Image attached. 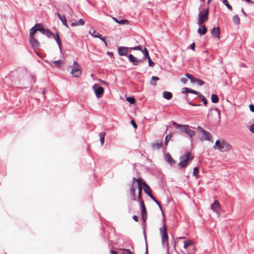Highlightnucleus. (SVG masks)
Listing matches in <instances>:
<instances>
[{
    "instance_id": "obj_15",
    "label": "nucleus",
    "mask_w": 254,
    "mask_h": 254,
    "mask_svg": "<svg viewBox=\"0 0 254 254\" xmlns=\"http://www.w3.org/2000/svg\"><path fill=\"white\" fill-rule=\"evenodd\" d=\"M165 160L171 166L176 163L175 160L172 157L169 153H167L166 154L165 156Z\"/></svg>"
},
{
    "instance_id": "obj_30",
    "label": "nucleus",
    "mask_w": 254,
    "mask_h": 254,
    "mask_svg": "<svg viewBox=\"0 0 254 254\" xmlns=\"http://www.w3.org/2000/svg\"><path fill=\"white\" fill-rule=\"evenodd\" d=\"M105 135L106 132H102L99 134L100 141L101 145H103L104 143Z\"/></svg>"
},
{
    "instance_id": "obj_42",
    "label": "nucleus",
    "mask_w": 254,
    "mask_h": 254,
    "mask_svg": "<svg viewBox=\"0 0 254 254\" xmlns=\"http://www.w3.org/2000/svg\"><path fill=\"white\" fill-rule=\"evenodd\" d=\"M143 182H144L143 181L141 178L136 179V183L137 184L138 188H139L140 187L142 188Z\"/></svg>"
},
{
    "instance_id": "obj_55",
    "label": "nucleus",
    "mask_w": 254,
    "mask_h": 254,
    "mask_svg": "<svg viewBox=\"0 0 254 254\" xmlns=\"http://www.w3.org/2000/svg\"><path fill=\"white\" fill-rule=\"evenodd\" d=\"M190 48L191 50L194 51L195 50V43L193 42L190 45Z\"/></svg>"
},
{
    "instance_id": "obj_56",
    "label": "nucleus",
    "mask_w": 254,
    "mask_h": 254,
    "mask_svg": "<svg viewBox=\"0 0 254 254\" xmlns=\"http://www.w3.org/2000/svg\"><path fill=\"white\" fill-rule=\"evenodd\" d=\"M73 66H74V67H80L79 64L75 61H73Z\"/></svg>"
},
{
    "instance_id": "obj_61",
    "label": "nucleus",
    "mask_w": 254,
    "mask_h": 254,
    "mask_svg": "<svg viewBox=\"0 0 254 254\" xmlns=\"http://www.w3.org/2000/svg\"><path fill=\"white\" fill-rule=\"evenodd\" d=\"M110 254H118V253L113 250L110 251Z\"/></svg>"
},
{
    "instance_id": "obj_23",
    "label": "nucleus",
    "mask_w": 254,
    "mask_h": 254,
    "mask_svg": "<svg viewBox=\"0 0 254 254\" xmlns=\"http://www.w3.org/2000/svg\"><path fill=\"white\" fill-rule=\"evenodd\" d=\"M163 97L167 100H170L172 98V93L169 91H164L162 94Z\"/></svg>"
},
{
    "instance_id": "obj_46",
    "label": "nucleus",
    "mask_w": 254,
    "mask_h": 254,
    "mask_svg": "<svg viewBox=\"0 0 254 254\" xmlns=\"http://www.w3.org/2000/svg\"><path fill=\"white\" fill-rule=\"evenodd\" d=\"M143 233H144V238H145V243H146V251H145V254H148V248H147V241H146V235H145V229L143 230Z\"/></svg>"
},
{
    "instance_id": "obj_64",
    "label": "nucleus",
    "mask_w": 254,
    "mask_h": 254,
    "mask_svg": "<svg viewBox=\"0 0 254 254\" xmlns=\"http://www.w3.org/2000/svg\"><path fill=\"white\" fill-rule=\"evenodd\" d=\"M107 55H108L109 56H110L111 57L113 56V53L112 52H107Z\"/></svg>"
},
{
    "instance_id": "obj_50",
    "label": "nucleus",
    "mask_w": 254,
    "mask_h": 254,
    "mask_svg": "<svg viewBox=\"0 0 254 254\" xmlns=\"http://www.w3.org/2000/svg\"><path fill=\"white\" fill-rule=\"evenodd\" d=\"M187 101L189 105L193 106H198L200 105V104H197L193 103L192 101H190L189 100H188Z\"/></svg>"
},
{
    "instance_id": "obj_36",
    "label": "nucleus",
    "mask_w": 254,
    "mask_h": 254,
    "mask_svg": "<svg viewBox=\"0 0 254 254\" xmlns=\"http://www.w3.org/2000/svg\"><path fill=\"white\" fill-rule=\"evenodd\" d=\"M171 137H172V134L171 133L167 134L165 136V144L166 146L168 145V142H169V140L171 139Z\"/></svg>"
},
{
    "instance_id": "obj_49",
    "label": "nucleus",
    "mask_w": 254,
    "mask_h": 254,
    "mask_svg": "<svg viewBox=\"0 0 254 254\" xmlns=\"http://www.w3.org/2000/svg\"><path fill=\"white\" fill-rule=\"evenodd\" d=\"M196 83H197V84L199 86H202L204 84V82L202 80L199 78H197Z\"/></svg>"
},
{
    "instance_id": "obj_51",
    "label": "nucleus",
    "mask_w": 254,
    "mask_h": 254,
    "mask_svg": "<svg viewBox=\"0 0 254 254\" xmlns=\"http://www.w3.org/2000/svg\"><path fill=\"white\" fill-rule=\"evenodd\" d=\"M197 79V78H195V77H194V76H193V77H192L190 79V81L191 83H196Z\"/></svg>"
},
{
    "instance_id": "obj_37",
    "label": "nucleus",
    "mask_w": 254,
    "mask_h": 254,
    "mask_svg": "<svg viewBox=\"0 0 254 254\" xmlns=\"http://www.w3.org/2000/svg\"><path fill=\"white\" fill-rule=\"evenodd\" d=\"M126 99L130 104H133L135 103V100L133 97H128Z\"/></svg>"
},
{
    "instance_id": "obj_44",
    "label": "nucleus",
    "mask_w": 254,
    "mask_h": 254,
    "mask_svg": "<svg viewBox=\"0 0 254 254\" xmlns=\"http://www.w3.org/2000/svg\"><path fill=\"white\" fill-rule=\"evenodd\" d=\"M147 59L148 60V65L150 67H153L155 65V63L151 60L150 57H149Z\"/></svg>"
},
{
    "instance_id": "obj_35",
    "label": "nucleus",
    "mask_w": 254,
    "mask_h": 254,
    "mask_svg": "<svg viewBox=\"0 0 254 254\" xmlns=\"http://www.w3.org/2000/svg\"><path fill=\"white\" fill-rule=\"evenodd\" d=\"M223 3L230 10L232 9V6L229 3L227 0H222Z\"/></svg>"
},
{
    "instance_id": "obj_12",
    "label": "nucleus",
    "mask_w": 254,
    "mask_h": 254,
    "mask_svg": "<svg viewBox=\"0 0 254 254\" xmlns=\"http://www.w3.org/2000/svg\"><path fill=\"white\" fill-rule=\"evenodd\" d=\"M29 43L31 46L34 48H38L40 47V44L38 41L34 37H29Z\"/></svg>"
},
{
    "instance_id": "obj_2",
    "label": "nucleus",
    "mask_w": 254,
    "mask_h": 254,
    "mask_svg": "<svg viewBox=\"0 0 254 254\" xmlns=\"http://www.w3.org/2000/svg\"><path fill=\"white\" fill-rule=\"evenodd\" d=\"M231 147L229 143L224 139L221 140H217L213 146L214 149H217L222 152L229 151L231 150Z\"/></svg>"
},
{
    "instance_id": "obj_28",
    "label": "nucleus",
    "mask_w": 254,
    "mask_h": 254,
    "mask_svg": "<svg viewBox=\"0 0 254 254\" xmlns=\"http://www.w3.org/2000/svg\"><path fill=\"white\" fill-rule=\"evenodd\" d=\"M211 102L213 103H217L219 102L218 96L215 94H212L211 96Z\"/></svg>"
},
{
    "instance_id": "obj_24",
    "label": "nucleus",
    "mask_w": 254,
    "mask_h": 254,
    "mask_svg": "<svg viewBox=\"0 0 254 254\" xmlns=\"http://www.w3.org/2000/svg\"><path fill=\"white\" fill-rule=\"evenodd\" d=\"M135 190L136 189L134 188L133 186H131L130 190V194L131 195V199L132 200H135Z\"/></svg>"
},
{
    "instance_id": "obj_43",
    "label": "nucleus",
    "mask_w": 254,
    "mask_h": 254,
    "mask_svg": "<svg viewBox=\"0 0 254 254\" xmlns=\"http://www.w3.org/2000/svg\"><path fill=\"white\" fill-rule=\"evenodd\" d=\"M47 36L48 38H50L52 35L53 36V34L52 33V32L48 29H46L45 31V34Z\"/></svg>"
},
{
    "instance_id": "obj_34",
    "label": "nucleus",
    "mask_w": 254,
    "mask_h": 254,
    "mask_svg": "<svg viewBox=\"0 0 254 254\" xmlns=\"http://www.w3.org/2000/svg\"><path fill=\"white\" fill-rule=\"evenodd\" d=\"M203 102V104L204 105L206 106L207 104V101L205 97L202 94H199L198 96Z\"/></svg>"
},
{
    "instance_id": "obj_17",
    "label": "nucleus",
    "mask_w": 254,
    "mask_h": 254,
    "mask_svg": "<svg viewBox=\"0 0 254 254\" xmlns=\"http://www.w3.org/2000/svg\"><path fill=\"white\" fill-rule=\"evenodd\" d=\"M70 73L75 77H78L81 74L80 67H74L70 72Z\"/></svg>"
},
{
    "instance_id": "obj_7",
    "label": "nucleus",
    "mask_w": 254,
    "mask_h": 254,
    "mask_svg": "<svg viewBox=\"0 0 254 254\" xmlns=\"http://www.w3.org/2000/svg\"><path fill=\"white\" fill-rule=\"evenodd\" d=\"M93 89H94V91L95 94L97 98H101L104 92V90L103 87H102L99 84H95L93 86Z\"/></svg>"
},
{
    "instance_id": "obj_57",
    "label": "nucleus",
    "mask_w": 254,
    "mask_h": 254,
    "mask_svg": "<svg viewBox=\"0 0 254 254\" xmlns=\"http://www.w3.org/2000/svg\"><path fill=\"white\" fill-rule=\"evenodd\" d=\"M185 76L188 77V78L190 79V80L193 77V76L192 75H191L189 73H186L185 74Z\"/></svg>"
},
{
    "instance_id": "obj_13",
    "label": "nucleus",
    "mask_w": 254,
    "mask_h": 254,
    "mask_svg": "<svg viewBox=\"0 0 254 254\" xmlns=\"http://www.w3.org/2000/svg\"><path fill=\"white\" fill-rule=\"evenodd\" d=\"M210 33L213 37L217 38L218 40L220 39V31L219 27H213Z\"/></svg>"
},
{
    "instance_id": "obj_45",
    "label": "nucleus",
    "mask_w": 254,
    "mask_h": 254,
    "mask_svg": "<svg viewBox=\"0 0 254 254\" xmlns=\"http://www.w3.org/2000/svg\"><path fill=\"white\" fill-rule=\"evenodd\" d=\"M130 49L133 50H138L140 51H142V48L141 46H137L133 47L130 48Z\"/></svg>"
},
{
    "instance_id": "obj_14",
    "label": "nucleus",
    "mask_w": 254,
    "mask_h": 254,
    "mask_svg": "<svg viewBox=\"0 0 254 254\" xmlns=\"http://www.w3.org/2000/svg\"><path fill=\"white\" fill-rule=\"evenodd\" d=\"M142 186L143 187L144 192L150 197L151 198V195H153L151 193V190L149 187V186L145 183L143 182Z\"/></svg>"
},
{
    "instance_id": "obj_26",
    "label": "nucleus",
    "mask_w": 254,
    "mask_h": 254,
    "mask_svg": "<svg viewBox=\"0 0 254 254\" xmlns=\"http://www.w3.org/2000/svg\"><path fill=\"white\" fill-rule=\"evenodd\" d=\"M151 199L156 203V204H157L158 206H159V209L160 210H161V212H162V214L163 215H164V213L163 212V209H162V207L161 206V204L160 203V202H159L157 199H156L154 196L153 195H151Z\"/></svg>"
},
{
    "instance_id": "obj_62",
    "label": "nucleus",
    "mask_w": 254,
    "mask_h": 254,
    "mask_svg": "<svg viewBox=\"0 0 254 254\" xmlns=\"http://www.w3.org/2000/svg\"><path fill=\"white\" fill-rule=\"evenodd\" d=\"M241 11L245 17L247 16V14L246 13L243 8L241 9Z\"/></svg>"
},
{
    "instance_id": "obj_29",
    "label": "nucleus",
    "mask_w": 254,
    "mask_h": 254,
    "mask_svg": "<svg viewBox=\"0 0 254 254\" xmlns=\"http://www.w3.org/2000/svg\"><path fill=\"white\" fill-rule=\"evenodd\" d=\"M184 248H185V249H187L188 247H189L190 246H191L193 244L192 241L190 240L184 241Z\"/></svg>"
},
{
    "instance_id": "obj_20",
    "label": "nucleus",
    "mask_w": 254,
    "mask_h": 254,
    "mask_svg": "<svg viewBox=\"0 0 254 254\" xmlns=\"http://www.w3.org/2000/svg\"><path fill=\"white\" fill-rule=\"evenodd\" d=\"M197 29V32L200 35H204L207 31V29L205 25H201Z\"/></svg>"
},
{
    "instance_id": "obj_48",
    "label": "nucleus",
    "mask_w": 254,
    "mask_h": 254,
    "mask_svg": "<svg viewBox=\"0 0 254 254\" xmlns=\"http://www.w3.org/2000/svg\"><path fill=\"white\" fill-rule=\"evenodd\" d=\"M77 23V25H83L84 24V21L82 19H80L79 20L76 21Z\"/></svg>"
},
{
    "instance_id": "obj_40",
    "label": "nucleus",
    "mask_w": 254,
    "mask_h": 254,
    "mask_svg": "<svg viewBox=\"0 0 254 254\" xmlns=\"http://www.w3.org/2000/svg\"><path fill=\"white\" fill-rule=\"evenodd\" d=\"M199 173V168L198 167H195L193 168V176H195L196 177V178L197 179L198 178V177H197V175Z\"/></svg>"
},
{
    "instance_id": "obj_38",
    "label": "nucleus",
    "mask_w": 254,
    "mask_h": 254,
    "mask_svg": "<svg viewBox=\"0 0 254 254\" xmlns=\"http://www.w3.org/2000/svg\"><path fill=\"white\" fill-rule=\"evenodd\" d=\"M52 63L56 64L58 67H60L61 65L63 64V63L62 62V61L60 60L57 61H52Z\"/></svg>"
},
{
    "instance_id": "obj_11",
    "label": "nucleus",
    "mask_w": 254,
    "mask_h": 254,
    "mask_svg": "<svg viewBox=\"0 0 254 254\" xmlns=\"http://www.w3.org/2000/svg\"><path fill=\"white\" fill-rule=\"evenodd\" d=\"M89 33L93 37L100 39L105 43L106 46H107V44L105 40V38L103 37L100 34L97 32L95 30H93L92 33H91V32H90Z\"/></svg>"
},
{
    "instance_id": "obj_33",
    "label": "nucleus",
    "mask_w": 254,
    "mask_h": 254,
    "mask_svg": "<svg viewBox=\"0 0 254 254\" xmlns=\"http://www.w3.org/2000/svg\"><path fill=\"white\" fill-rule=\"evenodd\" d=\"M60 20L62 21L64 25L66 27L68 28V26L66 22V19L64 15L62 17Z\"/></svg>"
},
{
    "instance_id": "obj_3",
    "label": "nucleus",
    "mask_w": 254,
    "mask_h": 254,
    "mask_svg": "<svg viewBox=\"0 0 254 254\" xmlns=\"http://www.w3.org/2000/svg\"><path fill=\"white\" fill-rule=\"evenodd\" d=\"M163 222V227H161L159 229L160 235H161V243L162 245L164 246L165 243H166V245L167 248H169V243H168V235L167 232V228L165 224V220L164 218L162 220Z\"/></svg>"
},
{
    "instance_id": "obj_27",
    "label": "nucleus",
    "mask_w": 254,
    "mask_h": 254,
    "mask_svg": "<svg viewBox=\"0 0 254 254\" xmlns=\"http://www.w3.org/2000/svg\"><path fill=\"white\" fill-rule=\"evenodd\" d=\"M232 20L233 23L236 25H239L240 23V19L239 16L237 14L235 15L233 18Z\"/></svg>"
},
{
    "instance_id": "obj_47",
    "label": "nucleus",
    "mask_w": 254,
    "mask_h": 254,
    "mask_svg": "<svg viewBox=\"0 0 254 254\" xmlns=\"http://www.w3.org/2000/svg\"><path fill=\"white\" fill-rule=\"evenodd\" d=\"M138 199L140 200L141 199L142 188L140 187L139 188H138Z\"/></svg>"
},
{
    "instance_id": "obj_8",
    "label": "nucleus",
    "mask_w": 254,
    "mask_h": 254,
    "mask_svg": "<svg viewBox=\"0 0 254 254\" xmlns=\"http://www.w3.org/2000/svg\"><path fill=\"white\" fill-rule=\"evenodd\" d=\"M128 59L129 62L131 63L135 66L138 65L140 63L143 61V60L138 59L131 54L128 55Z\"/></svg>"
},
{
    "instance_id": "obj_52",
    "label": "nucleus",
    "mask_w": 254,
    "mask_h": 254,
    "mask_svg": "<svg viewBox=\"0 0 254 254\" xmlns=\"http://www.w3.org/2000/svg\"><path fill=\"white\" fill-rule=\"evenodd\" d=\"M130 123L134 128L137 127V125L133 120H131Z\"/></svg>"
},
{
    "instance_id": "obj_58",
    "label": "nucleus",
    "mask_w": 254,
    "mask_h": 254,
    "mask_svg": "<svg viewBox=\"0 0 254 254\" xmlns=\"http://www.w3.org/2000/svg\"><path fill=\"white\" fill-rule=\"evenodd\" d=\"M124 251L126 252L127 253L129 254H134L133 253L131 252L128 249H123Z\"/></svg>"
},
{
    "instance_id": "obj_63",
    "label": "nucleus",
    "mask_w": 254,
    "mask_h": 254,
    "mask_svg": "<svg viewBox=\"0 0 254 254\" xmlns=\"http://www.w3.org/2000/svg\"><path fill=\"white\" fill-rule=\"evenodd\" d=\"M181 81L182 82L185 83L187 81V79L185 78H181Z\"/></svg>"
},
{
    "instance_id": "obj_31",
    "label": "nucleus",
    "mask_w": 254,
    "mask_h": 254,
    "mask_svg": "<svg viewBox=\"0 0 254 254\" xmlns=\"http://www.w3.org/2000/svg\"><path fill=\"white\" fill-rule=\"evenodd\" d=\"M159 80V78L157 76H153L150 80V84L153 86L156 85V81Z\"/></svg>"
},
{
    "instance_id": "obj_16",
    "label": "nucleus",
    "mask_w": 254,
    "mask_h": 254,
    "mask_svg": "<svg viewBox=\"0 0 254 254\" xmlns=\"http://www.w3.org/2000/svg\"><path fill=\"white\" fill-rule=\"evenodd\" d=\"M211 209L216 212H218L220 208V205L218 200H215L213 203L211 204Z\"/></svg>"
},
{
    "instance_id": "obj_10",
    "label": "nucleus",
    "mask_w": 254,
    "mask_h": 254,
    "mask_svg": "<svg viewBox=\"0 0 254 254\" xmlns=\"http://www.w3.org/2000/svg\"><path fill=\"white\" fill-rule=\"evenodd\" d=\"M162 145V141L160 140H156L151 144V146L154 150L159 149Z\"/></svg>"
},
{
    "instance_id": "obj_4",
    "label": "nucleus",
    "mask_w": 254,
    "mask_h": 254,
    "mask_svg": "<svg viewBox=\"0 0 254 254\" xmlns=\"http://www.w3.org/2000/svg\"><path fill=\"white\" fill-rule=\"evenodd\" d=\"M193 158L192 156H190V153L187 152L184 155L180 156V162L178 164L181 168L187 167L189 161H191Z\"/></svg>"
},
{
    "instance_id": "obj_19",
    "label": "nucleus",
    "mask_w": 254,
    "mask_h": 254,
    "mask_svg": "<svg viewBox=\"0 0 254 254\" xmlns=\"http://www.w3.org/2000/svg\"><path fill=\"white\" fill-rule=\"evenodd\" d=\"M53 37H54V38L55 39V40L56 41V42L58 45L59 49H60V51L61 52L62 44V42H61V39H60V36H59L58 33L56 32V34L55 35V34L53 35Z\"/></svg>"
},
{
    "instance_id": "obj_22",
    "label": "nucleus",
    "mask_w": 254,
    "mask_h": 254,
    "mask_svg": "<svg viewBox=\"0 0 254 254\" xmlns=\"http://www.w3.org/2000/svg\"><path fill=\"white\" fill-rule=\"evenodd\" d=\"M112 19L115 22L120 25H124L128 23V21L126 19H123L121 20H118L117 18L115 17H112Z\"/></svg>"
},
{
    "instance_id": "obj_6",
    "label": "nucleus",
    "mask_w": 254,
    "mask_h": 254,
    "mask_svg": "<svg viewBox=\"0 0 254 254\" xmlns=\"http://www.w3.org/2000/svg\"><path fill=\"white\" fill-rule=\"evenodd\" d=\"M197 129L202 134V136L200 138V141H203L204 140H211L212 139V135L209 132L204 129L201 127L199 126H197Z\"/></svg>"
},
{
    "instance_id": "obj_18",
    "label": "nucleus",
    "mask_w": 254,
    "mask_h": 254,
    "mask_svg": "<svg viewBox=\"0 0 254 254\" xmlns=\"http://www.w3.org/2000/svg\"><path fill=\"white\" fill-rule=\"evenodd\" d=\"M182 93H192L195 95H198L199 94V93L193 89H192L191 88H189L188 87H184L182 89Z\"/></svg>"
},
{
    "instance_id": "obj_32",
    "label": "nucleus",
    "mask_w": 254,
    "mask_h": 254,
    "mask_svg": "<svg viewBox=\"0 0 254 254\" xmlns=\"http://www.w3.org/2000/svg\"><path fill=\"white\" fill-rule=\"evenodd\" d=\"M37 31V27H35V25L32 27L30 30V37H34L36 32Z\"/></svg>"
},
{
    "instance_id": "obj_25",
    "label": "nucleus",
    "mask_w": 254,
    "mask_h": 254,
    "mask_svg": "<svg viewBox=\"0 0 254 254\" xmlns=\"http://www.w3.org/2000/svg\"><path fill=\"white\" fill-rule=\"evenodd\" d=\"M141 52L143 54V57L142 59V60H143V61L145 59H146L148 58L149 57H150L148 50L145 47H144V49H142V51H141Z\"/></svg>"
},
{
    "instance_id": "obj_60",
    "label": "nucleus",
    "mask_w": 254,
    "mask_h": 254,
    "mask_svg": "<svg viewBox=\"0 0 254 254\" xmlns=\"http://www.w3.org/2000/svg\"><path fill=\"white\" fill-rule=\"evenodd\" d=\"M30 77L33 80V83H34L36 82V79L34 78V76L30 75Z\"/></svg>"
},
{
    "instance_id": "obj_5",
    "label": "nucleus",
    "mask_w": 254,
    "mask_h": 254,
    "mask_svg": "<svg viewBox=\"0 0 254 254\" xmlns=\"http://www.w3.org/2000/svg\"><path fill=\"white\" fill-rule=\"evenodd\" d=\"M209 8L207 7L204 10L200 11L198 14V24L200 26L208 18Z\"/></svg>"
},
{
    "instance_id": "obj_9",
    "label": "nucleus",
    "mask_w": 254,
    "mask_h": 254,
    "mask_svg": "<svg viewBox=\"0 0 254 254\" xmlns=\"http://www.w3.org/2000/svg\"><path fill=\"white\" fill-rule=\"evenodd\" d=\"M130 48L127 47L121 46L118 48V52L119 55L121 56H126L128 53V49Z\"/></svg>"
},
{
    "instance_id": "obj_54",
    "label": "nucleus",
    "mask_w": 254,
    "mask_h": 254,
    "mask_svg": "<svg viewBox=\"0 0 254 254\" xmlns=\"http://www.w3.org/2000/svg\"><path fill=\"white\" fill-rule=\"evenodd\" d=\"M249 108L251 112L254 113V105L253 104H250L249 105Z\"/></svg>"
},
{
    "instance_id": "obj_1",
    "label": "nucleus",
    "mask_w": 254,
    "mask_h": 254,
    "mask_svg": "<svg viewBox=\"0 0 254 254\" xmlns=\"http://www.w3.org/2000/svg\"><path fill=\"white\" fill-rule=\"evenodd\" d=\"M172 124L175 128H179L181 132L186 133L190 137V140L192 139V137L195 134V131L191 129V128H192V127L188 125L179 124L174 121H172Z\"/></svg>"
},
{
    "instance_id": "obj_53",
    "label": "nucleus",
    "mask_w": 254,
    "mask_h": 254,
    "mask_svg": "<svg viewBox=\"0 0 254 254\" xmlns=\"http://www.w3.org/2000/svg\"><path fill=\"white\" fill-rule=\"evenodd\" d=\"M250 130L254 134V124H253L250 127Z\"/></svg>"
},
{
    "instance_id": "obj_59",
    "label": "nucleus",
    "mask_w": 254,
    "mask_h": 254,
    "mask_svg": "<svg viewBox=\"0 0 254 254\" xmlns=\"http://www.w3.org/2000/svg\"><path fill=\"white\" fill-rule=\"evenodd\" d=\"M132 219L135 221L138 222V218L136 215H133L132 217Z\"/></svg>"
},
{
    "instance_id": "obj_39",
    "label": "nucleus",
    "mask_w": 254,
    "mask_h": 254,
    "mask_svg": "<svg viewBox=\"0 0 254 254\" xmlns=\"http://www.w3.org/2000/svg\"><path fill=\"white\" fill-rule=\"evenodd\" d=\"M138 201H139L140 206L141 208V211L146 210V207L144 203L143 200L142 199H141L140 200H138Z\"/></svg>"
},
{
    "instance_id": "obj_41",
    "label": "nucleus",
    "mask_w": 254,
    "mask_h": 254,
    "mask_svg": "<svg viewBox=\"0 0 254 254\" xmlns=\"http://www.w3.org/2000/svg\"><path fill=\"white\" fill-rule=\"evenodd\" d=\"M142 219L144 222H145L147 219V212L146 210L141 211Z\"/></svg>"
},
{
    "instance_id": "obj_21",
    "label": "nucleus",
    "mask_w": 254,
    "mask_h": 254,
    "mask_svg": "<svg viewBox=\"0 0 254 254\" xmlns=\"http://www.w3.org/2000/svg\"><path fill=\"white\" fill-rule=\"evenodd\" d=\"M35 27H37V31H40L42 34H45L46 29L41 23H36Z\"/></svg>"
}]
</instances>
